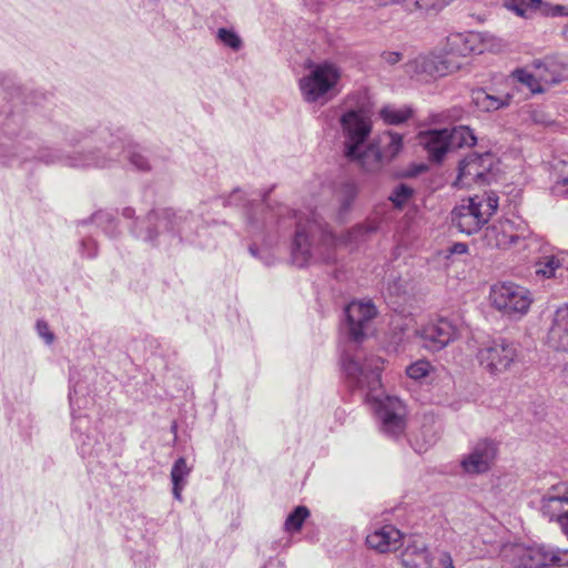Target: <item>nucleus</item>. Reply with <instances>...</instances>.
Here are the masks:
<instances>
[{
    "label": "nucleus",
    "instance_id": "obj_37",
    "mask_svg": "<svg viewBox=\"0 0 568 568\" xmlns=\"http://www.w3.org/2000/svg\"><path fill=\"white\" fill-rule=\"evenodd\" d=\"M439 565L443 567V568H455L454 567V564H453V558L450 556L449 552H442L440 557H439Z\"/></svg>",
    "mask_w": 568,
    "mask_h": 568
},
{
    "label": "nucleus",
    "instance_id": "obj_8",
    "mask_svg": "<svg viewBox=\"0 0 568 568\" xmlns=\"http://www.w3.org/2000/svg\"><path fill=\"white\" fill-rule=\"evenodd\" d=\"M490 301L504 315L523 316L528 312L532 297L526 287L513 282H503L491 286Z\"/></svg>",
    "mask_w": 568,
    "mask_h": 568
},
{
    "label": "nucleus",
    "instance_id": "obj_21",
    "mask_svg": "<svg viewBox=\"0 0 568 568\" xmlns=\"http://www.w3.org/2000/svg\"><path fill=\"white\" fill-rule=\"evenodd\" d=\"M402 564L406 568H430L432 557L425 542L414 540L408 544L400 556Z\"/></svg>",
    "mask_w": 568,
    "mask_h": 568
},
{
    "label": "nucleus",
    "instance_id": "obj_42",
    "mask_svg": "<svg viewBox=\"0 0 568 568\" xmlns=\"http://www.w3.org/2000/svg\"><path fill=\"white\" fill-rule=\"evenodd\" d=\"M136 236L143 237L144 241H153L156 236V232L152 229L148 227L146 234L142 235L141 233H136Z\"/></svg>",
    "mask_w": 568,
    "mask_h": 568
},
{
    "label": "nucleus",
    "instance_id": "obj_44",
    "mask_svg": "<svg viewBox=\"0 0 568 568\" xmlns=\"http://www.w3.org/2000/svg\"><path fill=\"white\" fill-rule=\"evenodd\" d=\"M123 216L131 219L134 216V210L131 207H125L122 212Z\"/></svg>",
    "mask_w": 568,
    "mask_h": 568
},
{
    "label": "nucleus",
    "instance_id": "obj_40",
    "mask_svg": "<svg viewBox=\"0 0 568 568\" xmlns=\"http://www.w3.org/2000/svg\"><path fill=\"white\" fill-rule=\"evenodd\" d=\"M560 182L564 185H568V163H562L561 172H560Z\"/></svg>",
    "mask_w": 568,
    "mask_h": 568
},
{
    "label": "nucleus",
    "instance_id": "obj_51",
    "mask_svg": "<svg viewBox=\"0 0 568 568\" xmlns=\"http://www.w3.org/2000/svg\"><path fill=\"white\" fill-rule=\"evenodd\" d=\"M378 3V0H375Z\"/></svg>",
    "mask_w": 568,
    "mask_h": 568
},
{
    "label": "nucleus",
    "instance_id": "obj_28",
    "mask_svg": "<svg viewBox=\"0 0 568 568\" xmlns=\"http://www.w3.org/2000/svg\"><path fill=\"white\" fill-rule=\"evenodd\" d=\"M310 516V510L305 506H297L293 513H291L285 523L284 528L288 532L300 531L305 519Z\"/></svg>",
    "mask_w": 568,
    "mask_h": 568
},
{
    "label": "nucleus",
    "instance_id": "obj_5",
    "mask_svg": "<svg viewBox=\"0 0 568 568\" xmlns=\"http://www.w3.org/2000/svg\"><path fill=\"white\" fill-rule=\"evenodd\" d=\"M499 199L493 191L463 199L452 211V224L471 235L478 232L498 209Z\"/></svg>",
    "mask_w": 568,
    "mask_h": 568
},
{
    "label": "nucleus",
    "instance_id": "obj_18",
    "mask_svg": "<svg viewBox=\"0 0 568 568\" xmlns=\"http://www.w3.org/2000/svg\"><path fill=\"white\" fill-rule=\"evenodd\" d=\"M547 344L557 352H568V305L556 310L548 331Z\"/></svg>",
    "mask_w": 568,
    "mask_h": 568
},
{
    "label": "nucleus",
    "instance_id": "obj_38",
    "mask_svg": "<svg viewBox=\"0 0 568 568\" xmlns=\"http://www.w3.org/2000/svg\"><path fill=\"white\" fill-rule=\"evenodd\" d=\"M246 215H247V222L253 230H255V229L257 230V229H260V226L267 224L266 219H263L260 221L258 219H255L254 216H252L251 213H248V212L246 213Z\"/></svg>",
    "mask_w": 568,
    "mask_h": 568
},
{
    "label": "nucleus",
    "instance_id": "obj_20",
    "mask_svg": "<svg viewBox=\"0 0 568 568\" xmlns=\"http://www.w3.org/2000/svg\"><path fill=\"white\" fill-rule=\"evenodd\" d=\"M541 511L549 520H556L562 527L568 517V491L562 495L547 494L542 498Z\"/></svg>",
    "mask_w": 568,
    "mask_h": 568
},
{
    "label": "nucleus",
    "instance_id": "obj_43",
    "mask_svg": "<svg viewBox=\"0 0 568 568\" xmlns=\"http://www.w3.org/2000/svg\"><path fill=\"white\" fill-rule=\"evenodd\" d=\"M524 2L530 8H537L541 3V0H524Z\"/></svg>",
    "mask_w": 568,
    "mask_h": 568
},
{
    "label": "nucleus",
    "instance_id": "obj_26",
    "mask_svg": "<svg viewBox=\"0 0 568 568\" xmlns=\"http://www.w3.org/2000/svg\"><path fill=\"white\" fill-rule=\"evenodd\" d=\"M565 262L566 255L562 253L544 256L536 263V274L546 278L555 277L557 271L564 267Z\"/></svg>",
    "mask_w": 568,
    "mask_h": 568
},
{
    "label": "nucleus",
    "instance_id": "obj_35",
    "mask_svg": "<svg viewBox=\"0 0 568 568\" xmlns=\"http://www.w3.org/2000/svg\"><path fill=\"white\" fill-rule=\"evenodd\" d=\"M37 332L45 341L47 344H51L53 342L54 335L50 332L49 325L45 322H37Z\"/></svg>",
    "mask_w": 568,
    "mask_h": 568
},
{
    "label": "nucleus",
    "instance_id": "obj_15",
    "mask_svg": "<svg viewBox=\"0 0 568 568\" xmlns=\"http://www.w3.org/2000/svg\"><path fill=\"white\" fill-rule=\"evenodd\" d=\"M496 455V444L488 439H481L477 442L470 453L462 459L460 465L467 474H483L490 469Z\"/></svg>",
    "mask_w": 568,
    "mask_h": 568
},
{
    "label": "nucleus",
    "instance_id": "obj_4",
    "mask_svg": "<svg viewBox=\"0 0 568 568\" xmlns=\"http://www.w3.org/2000/svg\"><path fill=\"white\" fill-rule=\"evenodd\" d=\"M338 123L344 156L351 162L364 164L365 158H371L372 151L368 139L373 122L368 111L363 108H348L341 114Z\"/></svg>",
    "mask_w": 568,
    "mask_h": 568
},
{
    "label": "nucleus",
    "instance_id": "obj_46",
    "mask_svg": "<svg viewBox=\"0 0 568 568\" xmlns=\"http://www.w3.org/2000/svg\"><path fill=\"white\" fill-rule=\"evenodd\" d=\"M250 252L253 256H257V248L254 246H250Z\"/></svg>",
    "mask_w": 568,
    "mask_h": 568
},
{
    "label": "nucleus",
    "instance_id": "obj_39",
    "mask_svg": "<svg viewBox=\"0 0 568 568\" xmlns=\"http://www.w3.org/2000/svg\"><path fill=\"white\" fill-rule=\"evenodd\" d=\"M467 250H468V246L465 243H455L450 247V253L452 254H464L467 252Z\"/></svg>",
    "mask_w": 568,
    "mask_h": 568
},
{
    "label": "nucleus",
    "instance_id": "obj_19",
    "mask_svg": "<svg viewBox=\"0 0 568 568\" xmlns=\"http://www.w3.org/2000/svg\"><path fill=\"white\" fill-rule=\"evenodd\" d=\"M402 532L392 525H386L366 537V544L369 548L378 552H388L397 550L402 546Z\"/></svg>",
    "mask_w": 568,
    "mask_h": 568
},
{
    "label": "nucleus",
    "instance_id": "obj_41",
    "mask_svg": "<svg viewBox=\"0 0 568 568\" xmlns=\"http://www.w3.org/2000/svg\"><path fill=\"white\" fill-rule=\"evenodd\" d=\"M184 487H185V485H182V484L173 485V496L179 501L182 500V490L184 489Z\"/></svg>",
    "mask_w": 568,
    "mask_h": 568
},
{
    "label": "nucleus",
    "instance_id": "obj_31",
    "mask_svg": "<svg viewBox=\"0 0 568 568\" xmlns=\"http://www.w3.org/2000/svg\"><path fill=\"white\" fill-rule=\"evenodd\" d=\"M216 38L221 43L234 51H239L243 45L241 37L233 29L220 28L216 32Z\"/></svg>",
    "mask_w": 568,
    "mask_h": 568
},
{
    "label": "nucleus",
    "instance_id": "obj_47",
    "mask_svg": "<svg viewBox=\"0 0 568 568\" xmlns=\"http://www.w3.org/2000/svg\"><path fill=\"white\" fill-rule=\"evenodd\" d=\"M323 261H325V262H329V261H331V256H329V255L324 256V257H323Z\"/></svg>",
    "mask_w": 568,
    "mask_h": 568
},
{
    "label": "nucleus",
    "instance_id": "obj_27",
    "mask_svg": "<svg viewBox=\"0 0 568 568\" xmlns=\"http://www.w3.org/2000/svg\"><path fill=\"white\" fill-rule=\"evenodd\" d=\"M412 109L408 106L396 108L393 105H386L381 110V118L387 124H400L412 116Z\"/></svg>",
    "mask_w": 568,
    "mask_h": 568
},
{
    "label": "nucleus",
    "instance_id": "obj_16",
    "mask_svg": "<svg viewBox=\"0 0 568 568\" xmlns=\"http://www.w3.org/2000/svg\"><path fill=\"white\" fill-rule=\"evenodd\" d=\"M418 141L426 150L428 159L436 163H440L452 151L448 129L423 131L418 134Z\"/></svg>",
    "mask_w": 568,
    "mask_h": 568
},
{
    "label": "nucleus",
    "instance_id": "obj_17",
    "mask_svg": "<svg viewBox=\"0 0 568 568\" xmlns=\"http://www.w3.org/2000/svg\"><path fill=\"white\" fill-rule=\"evenodd\" d=\"M484 239L488 246L505 250L517 245L520 240L525 239V235L516 233L513 222L505 220L488 226L485 230Z\"/></svg>",
    "mask_w": 568,
    "mask_h": 568
},
{
    "label": "nucleus",
    "instance_id": "obj_11",
    "mask_svg": "<svg viewBox=\"0 0 568 568\" xmlns=\"http://www.w3.org/2000/svg\"><path fill=\"white\" fill-rule=\"evenodd\" d=\"M494 156L486 152L471 153L460 161L455 184L459 187H469L474 184L489 183L493 174Z\"/></svg>",
    "mask_w": 568,
    "mask_h": 568
},
{
    "label": "nucleus",
    "instance_id": "obj_48",
    "mask_svg": "<svg viewBox=\"0 0 568 568\" xmlns=\"http://www.w3.org/2000/svg\"><path fill=\"white\" fill-rule=\"evenodd\" d=\"M442 4H447L450 0H439Z\"/></svg>",
    "mask_w": 568,
    "mask_h": 568
},
{
    "label": "nucleus",
    "instance_id": "obj_32",
    "mask_svg": "<svg viewBox=\"0 0 568 568\" xmlns=\"http://www.w3.org/2000/svg\"><path fill=\"white\" fill-rule=\"evenodd\" d=\"M191 473V467L187 466L186 459L184 457H180L173 464L171 469V479L172 484H182L186 485V478Z\"/></svg>",
    "mask_w": 568,
    "mask_h": 568
},
{
    "label": "nucleus",
    "instance_id": "obj_2",
    "mask_svg": "<svg viewBox=\"0 0 568 568\" xmlns=\"http://www.w3.org/2000/svg\"><path fill=\"white\" fill-rule=\"evenodd\" d=\"M94 140L99 145L95 146L94 152L89 151L85 155L61 156L57 151L42 149L36 159L45 164L61 162L71 168H106L111 162L119 161L126 151L129 161L135 169L144 172L151 169L149 160L136 146L125 148L124 140L121 136H114L108 129L100 130Z\"/></svg>",
    "mask_w": 568,
    "mask_h": 568
},
{
    "label": "nucleus",
    "instance_id": "obj_23",
    "mask_svg": "<svg viewBox=\"0 0 568 568\" xmlns=\"http://www.w3.org/2000/svg\"><path fill=\"white\" fill-rule=\"evenodd\" d=\"M182 220V215H176L171 210H163L161 213L151 212L146 216V222L149 225L155 223L156 227L165 229L169 231H176L180 234L185 232Z\"/></svg>",
    "mask_w": 568,
    "mask_h": 568
},
{
    "label": "nucleus",
    "instance_id": "obj_25",
    "mask_svg": "<svg viewBox=\"0 0 568 568\" xmlns=\"http://www.w3.org/2000/svg\"><path fill=\"white\" fill-rule=\"evenodd\" d=\"M448 139L452 151L464 146H473L477 142L473 130L466 125L454 126L448 129Z\"/></svg>",
    "mask_w": 568,
    "mask_h": 568
},
{
    "label": "nucleus",
    "instance_id": "obj_6",
    "mask_svg": "<svg viewBox=\"0 0 568 568\" xmlns=\"http://www.w3.org/2000/svg\"><path fill=\"white\" fill-rule=\"evenodd\" d=\"M341 78V69L332 62L311 65L310 72L298 81L303 99L308 103L327 102L336 94Z\"/></svg>",
    "mask_w": 568,
    "mask_h": 568
},
{
    "label": "nucleus",
    "instance_id": "obj_34",
    "mask_svg": "<svg viewBox=\"0 0 568 568\" xmlns=\"http://www.w3.org/2000/svg\"><path fill=\"white\" fill-rule=\"evenodd\" d=\"M432 369L428 361H417L406 368L407 376L412 379H420L426 377Z\"/></svg>",
    "mask_w": 568,
    "mask_h": 568
},
{
    "label": "nucleus",
    "instance_id": "obj_1",
    "mask_svg": "<svg viewBox=\"0 0 568 568\" xmlns=\"http://www.w3.org/2000/svg\"><path fill=\"white\" fill-rule=\"evenodd\" d=\"M348 388L359 395L364 402L377 404L376 414L381 430L393 438L406 429V406L393 396H383L381 372L383 359L375 355H365L362 351L346 354L342 361Z\"/></svg>",
    "mask_w": 568,
    "mask_h": 568
},
{
    "label": "nucleus",
    "instance_id": "obj_13",
    "mask_svg": "<svg viewBox=\"0 0 568 568\" xmlns=\"http://www.w3.org/2000/svg\"><path fill=\"white\" fill-rule=\"evenodd\" d=\"M378 148L371 144V158H365L361 166L368 172L377 171L384 162H389L398 155L403 149V136L399 133L386 131L378 138Z\"/></svg>",
    "mask_w": 568,
    "mask_h": 568
},
{
    "label": "nucleus",
    "instance_id": "obj_50",
    "mask_svg": "<svg viewBox=\"0 0 568 568\" xmlns=\"http://www.w3.org/2000/svg\"><path fill=\"white\" fill-rule=\"evenodd\" d=\"M540 65H541V63H540V62L536 63V67H537L538 69L540 68Z\"/></svg>",
    "mask_w": 568,
    "mask_h": 568
},
{
    "label": "nucleus",
    "instance_id": "obj_30",
    "mask_svg": "<svg viewBox=\"0 0 568 568\" xmlns=\"http://www.w3.org/2000/svg\"><path fill=\"white\" fill-rule=\"evenodd\" d=\"M513 78L518 82L526 85L532 93L542 92V88L537 79V75L530 73L525 69H517L513 72Z\"/></svg>",
    "mask_w": 568,
    "mask_h": 568
},
{
    "label": "nucleus",
    "instance_id": "obj_36",
    "mask_svg": "<svg viewBox=\"0 0 568 568\" xmlns=\"http://www.w3.org/2000/svg\"><path fill=\"white\" fill-rule=\"evenodd\" d=\"M381 58L385 63H387L389 65H394V64L398 63L399 61H402L403 55H402V53L395 52V51H384L382 53Z\"/></svg>",
    "mask_w": 568,
    "mask_h": 568
},
{
    "label": "nucleus",
    "instance_id": "obj_12",
    "mask_svg": "<svg viewBox=\"0 0 568 568\" xmlns=\"http://www.w3.org/2000/svg\"><path fill=\"white\" fill-rule=\"evenodd\" d=\"M345 328L348 337L355 343L362 342L376 316V308L372 302H352L345 308Z\"/></svg>",
    "mask_w": 568,
    "mask_h": 568
},
{
    "label": "nucleus",
    "instance_id": "obj_14",
    "mask_svg": "<svg viewBox=\"0 0 568 568\" xmlns=\"http://www.w3.org/2000/svg\"><path fill=\"white\" fill-rule=\"evenodd\" d=\"M417 334L422 338L425 348L437 352L456 338L457 328L447 318H439L423 326Z\"/></svg>",
    "mask_w": 568,
    "mask_h": 568
},
{
    "label": "nucleus",
    "instance_id": "obj_33",
    "mask_svg": "<svg viewBox=\"0 0 568 568\" xmlns=\"http://www.w3.org/2000/svg\"><path fill=\"white\" fill-rule=\"evenodd\" d=\"M413 193L414 190L410 186L402 183L392 191L389 200L394 206L402 209L412 199Z\"/></svg>",
    "mask_w": 568,
    "mask_h": 568
},
{
    "label": "nucleus",
    "instance_id": "obj_9",
    "mask_svg": "<svg viewBox=\"0 0 568 568\" xmlns=\"http://www.w3.org/2000/svg\"><path fill=\"white\" fill-rule=\"evenodd\" d=\"M518 358L516 345L504 338L494 339L478 349L479 365L490 375H499L511 369Z\"/></svg>",
    "mask_w": 568,
    "mask_h": 568
},
{
    "label": "nucleus",
    "instance_id": "obj_22",
    "mask_svg": "<svg viewBox=\"0 0 568 568\" xmlns=\"http://www.w3.org/2000/svg\"><path fill=\"white\" fill-rule=\"evenodd\" d=\"M511 97L496 95L487 92L485 89L478 88L471 91V101L475 106L483 112H493L509 105Z\"/></svg>",
    "mask_w": 568,
    "mask_h": 568
},
{
    "label": "nucleus",
    "instance_id": "obj_45",
    "mask_svg": "<svg viewBox=\"0 0 568 568\" xmlns=\"http://www.w3.org/2000/svg\"><path fill=\"white\" fill-rule=\"evenodd\" d=\"M241 199V193L240 191H235L231 197H230V203H235L236 204V201Z\"/></svg>",
    "mask_w": 568,
    "mask_h": 568
},
{
    "label": "nucleus",
    "instance_id": "obj_29",
    "mask_svg": "<svg viewBox=\"0 0 568 568\" xmlns=\"http://www.w3.org/2000/svg\"><path fill=\"white\" fill-rule=\"evenodd\" d=\"M379 6H392L399 4L403 6L406 11H415L422 9H428L434 7L435 3L432 0H378Z\"/></svg>",
    "mask_w": 568,
    "mask_h": 568
},
{
    "label": "nucleus",
    "instance_id": "obj_7",
    "mask_svg": "<svg viewBox=\"0 0 568 568\" xmlns=\"http://www.w3.org/2000/svg\"><path fill=\"white\" fill-rule=\"evenodd\" d=\"M296 219V231L292 244V261L295 265L303 267L313 258L311 240L320 236L325 245L331 246L334 243V236L323 225L315 212L311 213V217L298 215Z\"/></svg>",
    "mask_w": 568,
    "mask_h": 568
},
{
    "label": "nucleus",
    "instance_id": "obj_10",
    "mask_svg": "<svg viewBox=\"0 0 568 568\" xmlns=\"http://www.w3.org/2000/svg\"><path fill=\"white\" fill-rule=\"evenodd\" d=\"M511 564L516 568H552L564 565L562 557L566 555L559 548L549 545L531 547L513 546Z\"/></svg>",
    "mask_w": 568,
    "mask_h": 568
},
{
    "label": "nucleus",
    "instance_id": "obj_3",
    "mask_svg": "<svg viewBox=\"0 0 568 568\" xmlns=\"http://www.w3.org/2000/svg\"><path fill=\"white\" fill-rule=\"evenodd\" d=\"M471 37L455 34L448 38L449 51L444 54L417 57L404 65L410 77H444L459 70L463 59L474 51L469 44Z\"/></svg>",
    "mask_w": 568,
    "mask_h": 568
},
{
    "label": "nucleus",
    "instance_id": "obj_49",
    "mask_svg": "<svg viewBox=\"0 0 568 568\" xmlns=\"http://www.w3.org/2000/svg\"><path fill=\"white\" fill-rule=\"evenodd\" d=\"M271 263H272L271 261L265 260V264H266V265H270Z\"/></svg>",
    "mask_w": 568,
    "mask_h": 568
},
{
    "label": "nucleus",
    "instance_id": "obj_24",
    "mask_svg": "<svg viewBox=\"0 0 568 568\" xmlns=\"http://www.w3.org/2000/svg\"><path fill=\"white\" fill-rule=\"evenodd\" d=\"M358 193L357 185L354 182H344L336 190L335 196L338 203V219L343 220L352 207Z\"/></svg>",
    "mask_w": 568,
    "mask_h": 568
}]
</instances>
